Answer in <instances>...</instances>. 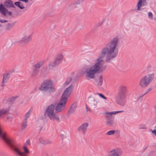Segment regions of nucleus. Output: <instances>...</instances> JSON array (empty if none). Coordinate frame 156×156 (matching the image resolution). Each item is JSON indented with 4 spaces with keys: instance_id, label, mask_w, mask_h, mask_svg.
I'll list each match as a JSON object with an SVG mask.
<instances>
[{
    "instance_id": "1",
    "label": "nucleus",
    "mask_w": 156,
    "mask_h": 156,
    "mask_svg": "<svg viewBox=\"0 0 156 156\" xmlns=\"http://www.w3.org/2000/svg\"><path fill=\"white\" fill-rule=\"evenodd\" d=\"M66 102L61 99L59 103L56 106L53 105H49L45 109V116L51 120L59 121V116L56 113L62 112L65 109Z\"/></svg>"
},
{
    "instance_id": "2",
    "label": "nucleus",
    "mask_w": 156,
    "mask_h": 156,
    "mask_svg": "<svg viewBox=\"0 0 156 156\" xmlns=\"http://www.w3.org/2000/svg\"><path fill=\"white\" fill-rule=\"evenodd\" d=\"M105 67L103 60L97 59L96 63L86 70L85 73L86 79L88 80L93 79L95 77L96 73L102 72L104 70Z\"/></svg>"
},
{
    "instance_id": "3",
    "label": "nucleus",
    "mask_w": 156,
    "mask_h": 156,
    "mask_svg": "<svg viewBox=\"0 0 156 156\" xmlns=\"http://www.w3.org/2000/svg\"><path fill=\"white\" fill-rule=\"evenodd\" d=\"M118 49H103L100 55V58H104L107 62H109L118 54Z\"/></svg>"
},
{
    "instance_id": "4",
    "label": "nucleus",
    "mask_w": 156,
    "mask_h": 156,
    "mask_svg": "<svg viewBox=\"0 0 156 156\" xmlns=\"http://www.w3.org/2000/svg\"><path fill=\"white\" fill-rule=\"evenodd\" d=\"M39 90L44 92L53 93L55 91V89L53 86V83L50 80L44 81L41 83Z\"/></svg>"
},
{
    "instance_id": "5",
    "label": "nucleus",
    "mask_w": 156,
    "mask_h": 156,
    "mask_svg": "<svg viewBox=\"0 0 156 156\" xmlns=\"http://www.w3.org/2000/svg\"><path fill=\"white\" fill-rule=\"evenodd\" d=\"M154 78V73L149 74L145 75L140 79L139 85L142 88L146 87L152 82Z\"/></svg>"
},
{
    "instance_id": "6",
    "label": "nucleus",
    "mask_w": 156,
    "mask_h": 156,
    "mask_svg": "<svg viewBox=\"0 0 156 156\" xmlns=\"http://www.w3.org/2000/svg\"><path fill=\"white\" fill-rule=\"evenodd\" d=\"M73 89V86L70 85L66 88L63 93L61 99L67 101L68 98L70 96Z\"/></svg>"
},
{
    "instance_id": "7",
    "label": "nucleus",
    "mask_w": 156,
    "mask_h": 156,
    "mask_svg": "<svg viewBox=\"0 0 156 156\" xmlns=\"http://www.w3.org/2000/svg\"><path fill=\"white\" fill-rule=\"evenodd\" d=\"M119 41L118 38L115 37L113 38L106 45L107 49H115L117 48L118 43Z\"/></svg>"
},
{
    "instance_id": "8",
    "label": "nucleus",
    "mask_w": 156,
    "mask_h": 156,
    "mask_svg": "<svg viewBox=\"0 0 156 156\" xmlns=\"http://www.w3.org/2000/svg\"><path fill=\"white\" fill-rule=\"evenodd\" d=\"M127 94L118 92L116 97V102L119 104H121L122 102L125 99Z\"/></svg>"
},
{
    "instance_id": "9",
    "label": "nucleus",
    "mask_w": 156,
    "mask_h": 156,
    "mask_svg": "<svg viewBox=\"0 0 156 156\" xmlns=\"http://www.w3.org/2000/svg\"><path fill=\"white\" fill-rule=\"evenodd\" d=\"M89 123H84L79 127L77 129V131L81 133L82 134H84L86 132Z\"/></svg>"
},
{
    "instance_id": "10",
    "label": "nucleus",
    "mask_w": 156,
    "mask_h": 156,
    "mask_svg": "<svg viewBox=\"0 0 156 156\" xmlns=\"http://www.w3.org/2000/svg\"><path fill=\"white\" fill-rule=\"evenodd\" d=\"M147 0H138L136 4L137 10L140 11L142 7L145 5Z\"/></svg>"
},
{
    "instance_id": "11",
    "label": "nucleus",
    "mask_w": 156,
    "mask_h": 156,
    "mask_svg": "<svg viewBox=\"0 0 156 156\" xmlns=\"http://www.w3.org/2000/svg\"><path fill=\"white\" fill-rule=\"evenodd\" d=\"M123 111H115L114 112H106L104 113V114L105 115V118L108 119H111L113 115H115L116 113L122 112Z\"/></svg>"
},
{
    "instance_id": "12",
    "label": "nucleus",
    "mask_w": 156,
    "mask_h": 156,
    "mask_svg": "<svg viewBox=\"0 0 156 156\" xmlns=\"http://www.w3.org/2000/svg\"><path fill=\"white\" fill-rule=\"evenodd\" d=\"M121 152H119L117 149H113L108 152L107 156H121Z\"/></svg>"
},
{
    "instance_id": "13",
    "label": "nucleus",
    "mask_w": 156,
    "mask_h": 156,
    "mask_svg": "<svg viewBox=\"0 0 156 156\" xmlns=\"http://www.w3.org/2000/svg\"><path fill=\"white\" fill-rule=\"evenodd\" d=\"M0 11L2 14L5 16L6 15V13L7 12H8L9 16H11L12 15L11 12H8V10L3 6L2 4L0 5Z\"/></svg>"
},
{
    "instance_id": "14",
    "label": "nucleus",
    "mask_w": 156,
    "mask_h": 156,
    "mask_svg": "<svg viewBox=\"0 0 156 156\" xmlns=\"http://www.w3.org/2000/svg\"><path fill=\"white\" fill-rule=\"evenodd\" d=\"M4 5V6L7 8L11 7L15 8L13 2L11 0H5Z\"/></svg>"
},
{
    "instance_id": "15",
    "label": "nucleus",
    "mask_w": 156,
    "mask_h": 156,
    "mask_svg": "<svg viewBox=\"0 0 156 156\" xmlns=\"http://www.w3.org/2000/svg\"><path fill=\"white\" fill-rule=\"evenodd\" d=\"M32 39V37L31 35L25 36L22 38L21 41L25 44H27L30 42Z\"/></svg>"
},
{
    "instance_id": "16",
    "label": "nucleus",
    "mask_w": 156,
    "mask_h": 156,
    "mask_svg": "<svg viewBox=\"0 0 156 156\" xmlns=\"http://www.w3.org/2000/svg\"><path fill=\"white\" fill-rule=\"evenodd\" d=\"M9 74H5L3 75V79L1 84V87H3L6 83L7 80L9 78Z\"/></svg>"
},
{
    "instance_id": "17",
    "label": "nucleus",
    "mask_w": 156,
    "mask_h": 156,
    "mask_svg": "<svg viewBox=\"0 0 156 156\" xmlns=\"http://www.w3.org/2000/svg\"><path fill=\"white\" fill-rule=\"evenodd\" d=\"M63 57V55L62 54H58L56 56L55 60L59 64L62 62Z\"/></svg>"
},
{
    "instance_id": "18",
    "label": "nucleus",
    "mask_w": 156,
    "mask_h": 156,
    "mask_svg": "<svg viewBox=\"0 0 156 156\" xmlns=\"http://www.w3.org/2000/svg\"><path fill=\"white\" fill-rule=\"evenodd\" d=\"M39 141L40 143L43 144H46L51 143V141L50 140L45 139L42 138H40Z\"/></svg>"
},
{
    "instance_id": "19",
    "label": "nucleus",
    "mask_w": 156,
    "mask_h": 156,
    "mask_svg": "<svg viewBox=\"0 0 156 156\" xmlns=\"http://www.w3.org/2000/svg\"><path fill=\"white\" fill-rule=\"evenodd\" d=\"M76 106L75 104H73L72 105L68 112L67 114L68 116H69L75 112L76 110Z\"/></svg>"
},
{
    "instance_id": "20",
    "label": "nucleus",
    "mask_w": 156,
    "mask_h": 156,
    "mask_svg": "<svg viewBox=\"0 0 156 156\" xmlns=\"http://www.w3.org/2000/svg\"><path fill=\"white\" fill-rule=\"evenodd\" d=\"M119 92L127 94V87L124 85H121L119 87Z\"/></svg>"
},
{
    "instance_id": "21",
    "label": "nucleus",
    "mask_w": 156,
    "mask_h": 156,
    "mask_svg": "<svg viewBox=\"0 0 156 156\" xmlns=\"http://www.w3.org/2000/svg\"><path fill=\"white\" fill-rule=\"evenodd\" d=\"M39 70L33 67V70L31 74V76L35 77L38 74Z\"/></svg>"
},
{
    "instance_id": "22",
    "label": "nucleus",
    "mask_w": 156,
    "mask_h": 156,
    "mask_svg": "<svg viewBox=\"0 0 156 156\" xmlns=\"http://www.w3.org/2000/svg\"><path fill=\"white\" fill-rule=\"evenodd\" d=\"M96 81L98 86H101L102 84L103 81V78L102 76H98L96 79Z\"/></svg>"
},
{
    "instance_id": "23",
    "label": "nucleus",
    "mask_w": 156,
    "mask_h": 156,
    "mask_svg": "<svg viewBox=\"0 0 156 156\" xmlns=\"http://www.w3.org/2000/svg\"><path fill=\"white\" fill-rule=\"evenodd\" d=\"M44 63L43 61L39 62L37 64L34 65L33 67L39 70V68L43 65Z\"/></svg>"
},
{
    "instance_id": "24",
    "label": "nucleus",
    "mask_w": 156,
    "mask_h": 156,
    "mask_svg": "<svg viewBox=\"0 0 156 156\" xmlns=\"http://www.w3.org/2000/svg\"><path fill=\"white\" fill-rule=\"evenodd\" d=\"M14 5L21 9H23L25 8L24 6L22 3L20 2H15L14 3Z\"/></svg>"
},
{
    "instance_id": "25",
    "label": "nucleus",
    "mask_w": 156,
    "mask_h": 156,
    "mask_svg": "<svg viewBox=\"0 0 156 156\" xmlns=\"http://www.w3.org/2000/svg\"><path fill=\"white\" fill-rule=\"evenodd\" d=\"M58 65V64L54 60L53 61L50 63L48 65V66L51 68L57 66Z\"/></svg>"
},
{
    "instance_id": "26",
    "label": "nucleus",
    "mask_w": 156,
    "mask_h": 156,
    "mask_svg": "<svg viewBox=\"0 0 156 156\" xmlns=\"http://www.w3.org/2000/svg\"><path fill=\"white\" fill-rule=\"evenodd\" d=\"M71 80L72 78L71 77H69L67 79L65 82L63 84V86H64V87H66V86H67L68 84H69V83L71 82Z\"/></svg>"
},
{
    "instance_id": "27",
    "label": "nucleus",
    "mask_w": 156,
    "mask_h": 156,
    "mask_svg": "<svg viewBox=\"0 0 156 156\" xmlns=\"http://www.w3.org/2000/svg\"><path fill=\"white\" fill-rule=\"evenodd\" d=\"M12 27V26L11 24L10 23H8L6 25L5 28V30L6 31H9L10 30Z\"/></svg>"
},
{
    "instance_id": "28",
    "label": "nucleus",
    "mask_w": 156,
    "mask_h": 156,
    "mask_svg": "<svg viewBox=\"0 0 156 156\" xmlns=\"http://www.w3.org/2000/svg\"><path fill=\"white\" fill-rule=\"evenodd\" d=\"M31 112V111L29 110L25 115L24 117V121H27V119L29 117Z\"/></svg>"
},
{
    "instance_id": "29",
    "label": "nucleus",
    "mask_w": 156,
    "mask_h": 156,
    "mask_svg": "<svg viewBox=\"0 0 156 156\" xmlns=\"http://www.w3.org/2000/svg\"><path fill=\"white\" fill-rule=\"evenodd\" d=\"M107 125L109 126H112L114 123L113 121V120H109L106 122Z\"/></svg>"
},
{
    "instance_id": "30",
    "label": "nucleus",
    "mask_w": 156,
    "mask_h": 156,
    "mask_svg": "<svg viewBox=\"0 0 156 156\" xmlns=\"http://www.w3.org/2000/svg\"><path fill=\"white\" fill-rule=\"evenodd\" d=\"M27 126V121H24L22 125L21 129L22 130L25 129Z\"/></svg>"
},
{
    "instance_id": "31",
    "label": "nucleus",
    "mask_w": 156,
    "mask_h": 156,
    "mask_svg": "<svg viewBox=\"0 0 156 156\" xmlns=\"http://www.w3.org/2000/svg\"><path fill=\"white\" fill-rule=\"evenodd\" d=\"M78 2H75L72 5H73V6H74L75 8H76L77 7V5H79V2H82V1L81 0H79L78 1Z\"/></svg>"
},
{
    "instance_id": "32",
    "label": "nucleus",
    "mask_w": 156,
    "mask_h": 156,
    "mask_svg": "<svg viewBox=\"0 0 156 156\" xmlns=\"http://www.w3.org/2000/svg\"><path fill=\"white\" fill-rule=\"evenodd\" d=\"M148 17L149 19L152 20L153 19V15L152 12H149L148 13Z\"/></svg>"
},
{
    "instance_id": "33",
    "label": "nucleus",
    "mask_w": 156,
    "mask_h": 156,
    "mask_svg": "<svg viewBox=\"0 0 156 156\" xmlns=\"http://www.w3.org/2000/svg\"><path fill=\"white\" fill-rule=\"evenodd\" d=\"M115 132V131L114 130H110L108 131L107 133L106 134L107 135H113Z\"/></svg>"
},
{
    "instance_id": "34",
    "label": "nucleus",
    "mask_w": 156,
    "mask_h": 156,
    "mask_svg": "<svg viewBox=\"0 0 156 156\" xmlns=\"http://www.w3.org/2000/svg\"><path fill=\"white\" fill-rule=\"evenodd\" d=\"M30 141L29 140H27L26 142L23 145H25L27 146V145H29L30 144Z\"/></svg>"
},
{
    "instance_id": "35",
    "label": "nucleus",
    "mask_w": 156,
    "mask_h": 156,
    "mask_svg": "<svg viewBox=\"0 0 156 156\" xmlns=\"http://www.w3.org/2000/svg\"><path fill=\"white\" fill-rule=\"evenodd\" d=\"M140 129H146V127L144 125H141L139 127Z\"/></svg>"
},
{
    "instance_id": "36",
    "label": "nucleus",
    "mask_w": 156,
    "mask_h": 156,
    "mask_svg": "<svg viewBox=\"0 0 156 156\" xmlns=\"http://www.w3.org/2000/svg\"><path fill=\"white\" fill-rule=\"evenodd\" d=\"M99 95L101 97L103 98L105 100L106 99V97H105V96H104L102 94H99Z\"/></svg>"
},
{
    "instance_id": "37",
    "label": "nucleus",
    "mask_w": 156,
    "mask_h": 156,
    "mask_svg": "<svg viewBox=\"0 0 156 156\" xmlns=\"http://www.w3.org/2000/svg\"><path fill=\"white\" fill-rule=\"evenodd\" d=\"M151 131L152 133L155 136H156V130H151Z\"/></svg>"
},
{
    "instance_id": "38",
    "label": "nucleus",
    "mask_w": 156,
    "mask_h": 156,
    "mask_svg": "<svg viewBox=\"0 0 156 156\" xmlns=\"http://www.w3.org/2000/svg\"><path fill=\"white\" fill-rule=\"evenodd\" d=\"M7 22L6 20H2L0 19V22L1 23H5Z\"/></svg>"
},
{
    "instance_id": "39",
    "label": "nucleus",
    "mask_w": 156,
    "mask_h": 156,
    "mask_svg": "<svg viewBox=\"0 0 156 156\" xmlns=\"http://www.w3.org/2000/svg\"><path fill=\"white\" fill-rule=\"evenodd\" d=\"M20 1H23L24 2L27 3L28 2V0H19Z\"/></svg>"
},
{
    "instance_id": "40",
    "label": "nucleus",
    "mask_w": 156,
    "mask_h": 156,
    "mask_svg": "<svg viewBox=\"0 0 156 156\" xmlns=\"http://www.w3.org/2000/svg\"><path fill=\"white\" fill-rule=\"evenodd\" d=\"M102 24V23H99V26H101Z\"/></svg>"
},
{
    "instance_id": "41",
    "label": "nucleus",
    "mask_w": 156,
    "mask_h": 156,
    "mask_svg": "<svg viewBox=\"0 0 156 156\" xmlns=\"http://www.w3.org/2000/svg\"><path fill=\"white\" fill-rule=\"evenodd\" d=\"M154 19L156 21V18H154Z\"/></svg>"
},
{
    "instance_id": "42",
    "label": "nucleus",
    "mask_w": 156,
    "mask_h": 156,
    "mask_svg": "<svg viewBox=\"0 0 156 156\" xmlns=\"http://www.w3.org/2000/svg\"><path fill=\"white\" fill-rule=\"evenodd\" d=\"M87 110H89V111H90V110L89 109H88Z\"/></svg>"
}]
</instances>
